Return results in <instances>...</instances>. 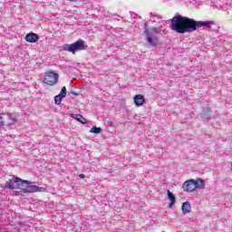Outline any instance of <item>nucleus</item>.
<instances>
[{"mask_svg":"<svg viewBox=\"0 0 232 232\" xmlns=\"http://www.w3.org/2000/svg\"><path fill=\"white\" fill-rule=\"evenodd\" d=\"M212 24V21H194L188 17H183V15H175L170 20V29L177 32V34H188L190 32H196L197 28L202 26H208Z\"/></svg>","mask_w":232,"mask_h":232,"instance_id":"1","label":"nucleus"},{"mask_svg":"<svg viewBox=\"0 0 232 232\" xmlns=\"http://www.w3.org/2000/svg\"><path fill=\"white\" fill-rule=\"evenodd\" d=\"M6 188H11V189H15V191H28V193H34V191H41L42 188L37 187V185H33L29 181H24L20 179V178H14L10 179L5 184Z\"/></svg>","mask_w":232,"mask_h":232,"instance_id":"2","label":"nucleus"},{"mask_svg":"<svg viewBox=\"0 0 232 232\" xmlns=\"http://www.w3.org/2000/svg\"><path fill=\"white\" fill-rule=\"evenodd\" d=\"M206 181L202 179L201 178H198V179H188L183 183V189L184 191H195L197 188H199V189H202V188H205Z\"/></svg>","mask_w":232,"mask_h":232,"instance_id":"3","label":"nucleus"},{"mask_svg":"<svg viewBox=\"0 0 232 232\" xmlns=\"http://www.w3.org/2000/svg\"><path fill=\"white\" fill-rule=\"evenodd\" d=\"M63 52H70L71 53H76L79 50H87L88 46H85V41L79 39L72 44H64Z\"/></svg>","mask_w":232,"mask_h":232,"instance_id":"4","label":"nucleus"},{"mask_svg":"<svg viewBox=\"0 0 232 232\" xmlns=\"http://www.w3.org/2000/svg\"><path fill=\"white\" fill-rule=\"evenodd\" d=\"M58 80L59 74L54 71H48L44 78V83H47V85H55Z\"/></svg>","mask_w":232,"mask_h":232,"instance_id":"5","label":"nucleus"},{"mask_svg":"<svg viewBox=\"0 0 232 232\" xmlns=\"http://www.w3.org/2000/svg\"><path fill=\"white\" fill-rule=\"evenodd\" d=\"M147 41L151 46H158L160 41L158 32L156 30L147 32Z\"/></svg>","mask_w":232,"mask_h":232,"instance_id":"6","label":"nucleus"},{"mask_svg":"<svg viewBox=\"0 0 232 232\" xmlns=\"http://www.w3.org/2000/svg\"><path fill=\"white\" fill-rule=\"evenodd\" d=\"M25 41L27 43H37L39 41V35L31 32L25 35Z\"/></svg>","mask_w":232,"mask_h":232,"instance_id":"7","label":"nucleus"},{"mask_svg":"<svg viewBox=\"0 0 232 232\" xmlns=\"http://www.w3.org/2000/svg\"><path fill=\"white\" fill-rule=\"evenodd\" d=\"M6 120H9L6 121ZM5 121L7 125H14V123H16L18 121V118L16 116H13L11 113L5 114Z\"/></svg>","mask_w":232,"mask_h":232,"instance_id":"8","label":"nucleus"},{"mask_svg":"<svg viewBox=\"0 0 232 232\" xmlns=\"http://www.w3.org/2000/svg\"><path fill=\"white\" fill-rule=\"evenodd\" d=\"M134 103L138 106L143 105V103H145V98L143 94H136L134 96Z\"/></svg>","mask_w":232,"mask_h":232,"instance_id":"9","label":"nucleus"},{"mask_svg":"<svg viewBox=\"0 0 232 232\" xmlns=\"http://www.w3.org/2000/svg\"><path fill=\"white\" fill-rule=\"evenodd\" d=\"M182 211L184 214L190 213L191 211V204L188 201L183 202L182 204Z\"/></svg>","mask_w":232,"mask_h":232,"instance_id":"10","label":"nucleus"},{"mask_svg":"<svg viewBox=\"0 0 232 232\" xmlns=\"http://www.w3.org/2000/svg\"><path fill=\"white\" fill-rule=\"evenodd\" d=\"M72 118H74V120H77V121H81V123H88V120H86V118H84L82 114H72Z\"/></svg>","mask_w":232,"mask_h":232,"instance_id":"11","label":"nucleus"},{"mask_svg":"<svg viewBox=\"0 0 232 232\" xmlns=\"http://www.w3.org/2000/svg\"><path fill=\"white\" fill-rule=\"evenodd\" d=\"M167 194H168V198H169L170 200V203L169 204V208H172V206L176 202V197L174 196V194H172V192H170V190H167Z\"/></svg>","mask_w":232,"mask_h":232,"instance_id":"12","label":"nucleus"},{"mask_svg":"<svg viewBox=\"0 0 232 232\" xmlns=\"http://www.w3.org/2000/svg\"><path fill=\"white\" fill-rule=\"evenodd\" d=\"M90 132L93 134H101V132H102V127H97L96 125H93L90 130Z\"/></svg>","mask_w":232,"mask_h":232,"instance_id":"13","label":"nucleus"},{"mask_svg":"<svg viewBox=\"0 0 232 232\" xmlns=\"http://www.w3.org/2000/svg\"><path fill=\"white\" fill-rule=\"evenodd\" d=\"M54 102L57 105H60L62 103V94L60 92V94H57L55 97H54Z\"/></svg>","mask_w":232,"mask_h":232,"instance_id":"14","label":"nucleus"},{"mask_svg":"<svg viewBox=\"0 0 232 232\" xmlns=\"http://www.w3.org/2000/svg\"><path fill=\"white\" fill-rule=\"evenodd\" d=\"M6 121V114H0V127Z\"/></svg>","mask_w":232,"mask_h":232,"instance_id":"15","label":"nucleus"},{"mask_svg":"<svg viewBox=\"0 0 232 232\" xmlns=\"http://www.w3.org/2000/svg\"><path fill=\"white\" fill-rule=\"evenodd\" d=\"M66 86H63L61 90V101L63 100V98H64L66 96Z\"/></svg>","mask_w":232,"mask_h":232,"instance_id":"16","label":"nucleus"},{"mask_svg":"<svg viewBox=\"0 0 232 232\" xmlns=\"http://www.w3.org/2000/svg\"><path fill=\"white\" fill-rule=\"evenodd\" d=\"M71 94H73V96H77L78 92H75V91H71Z\"/></svg>","mask_w":232,"mask_h":232,"instance_id":"17","label":"nucleus"},{"mask_svg":"<svg viewBox=\"0 0 232 232\" xmlns=\"http://www.w3.org/2000/svg\"><path fill=\"white\" fill-rule=\"evenodd\" d=\"M84 178H85V174H80V179H84Z\"/></svg>","mask_w":232,"mask_h":232,"instance_id":"18","label":"nucleus"}]
</instances>
